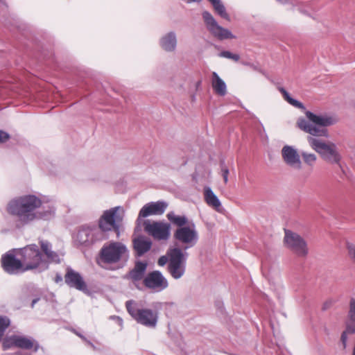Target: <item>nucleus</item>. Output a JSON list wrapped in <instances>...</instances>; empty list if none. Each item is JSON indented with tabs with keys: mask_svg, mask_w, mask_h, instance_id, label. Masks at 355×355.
Returning a JSON list of instances; mask_svg holds the SVG:
<instances>
[{
	"mask_svg": "<svg viewBox=\"0 0 355 355\" xmlns=\"http://www.w3.org/2000/svg\"><path fill=\"white\" fill-rule=\"evenodd\" d=\"M8 213L14 217L16 225L21 227L39 220H48L55 212L53 206H42V200L28 194L12 199L7 205Z\"/></svg>",
	"mask_w": 355,
	"mask_h": 355,
	"instance_id": "1",
	"label": "nucleus"
},
{
	"mask_svg": "<svg viewBox=\"0 0 355 355\" xmlns=\"http://www.w3.org/2000/svg\"><path fill=\"white\" fill-rule=\"evenodd\" d=\"M306 119L303 117L298 118L297 126L301 130L311 135L313 137H328L329 133L327 129L321 128L318 126L327 127L336 124L338 119L334 116L323 114H315L310 111H306Z\"/></svg>",
	"mask_w": 355,
	"mask_h": 355,
	"instance_id": "2",
	"label": "nucleus"
},
{
	"mask_svg": "<svg viewBox=\"0 0 355 355\" xmlns=\"http://www.w3.org/2000/svg\"><path fill=\"white\" fill-rule=\"evenodd\" d=\"M17 255L21 258L25 271L37 269L42 272L49 267V262L42 258L41 252L35 244L17 250Z\"/></svg>",
	"mask_w": 355,
	"mask_h": 355,
	"instance_id": "3",
	"label": "nucleus"
},
{
	"mask_svg": "<svg viewBox=\"0 0 355 355\" xmlns=\"http://www.w3.org/2000/svg\"><path fill=\"white\" fill-rule=\"evenodd\" d=\"M307 141L311 148L318 153L323 160L330 164H340L342 155L335 143L313 137H308Z\"/></svg>",
	"mask_w": 355,
	"mask_h": 355,
	"instance_id": "4",
	"label": "nucleus"
},
{
	"mask_svg": "<svg viewBox=\"0 0 355 355\" xmlns=\"http://www.w3.org/2000/svg\"><path fill=\"white\" fill-rule=\"evenodd\" d=\"M125 306L129 314L139 324L149 328H155L158 321V312L146 308H139L133 300L127 301Z\"/></svg>",
	"mask_w": 355,
	"mask_h": 355,
	"instance_id": "5",
	"label": "nucleus"
},
{
	"mask_svg": "<svg viewBox=\"0 0 355 355\" xmlns=\"http://www.w3.org/2000/svg\"><path fill=\"white\" fill-rule=\"evenodd\" d=\"M128 257L126 246L116 241H110L104 244L100 251L101 260L106 263H116L125 260Z\"/></svg>",
	"mask_w": 355,
	"mask_h": 355,
	"instance_id": "6",
	"label": "nucleus"
},
{
	"mask_svg": "<svg viewBox=\"0 0 355 355\" xmlns=\"http://www.w3.org/2000/svg\"><path fill=\"white\" fill-rule=\"evenodd\" d=\"M167 254L169 256L168 272L173 278L175 279H180L185 272L189 254L182 251L180 248L175 247L169 249Z\"/></svg>",
	"mask_w": 355,
	"mask_h": 355,
	"instance_id": "7",
	"label": "nucleus"
},
{
	"mask_svg": "<svg viewBox=\"0 0 355 355\" xmlns=\"http://www.w3.org/2000/svg\"><path fill=\"white\" fill-rule=\"evenodd\" d=\"M123 210L120 207H115L105 210L98 220V229L105 234V232L114 230L117 237L120 234V223L123 216L119 214V211Z\"/></svg>",
	"mask_w": 355,
	"mask_h": 355,
	"instance_id": "8",
	"label": "nucleus"
},
{
	"mask_svg": "<svg viewBox=\"0 0 355 355\" xmlns=\"http://www.w3.org/2000/svg\"><path fill=\"white\" fill-rule=\"evenodd\" d=\"M284 243L288 249L300 257H305L309 253L306 241L294 232L285 230Z\"/></svg>",
	"mask_w": 355,
	"mask_h": 355,
	"instance_id": "9",
	"label": "nucleus"
},
{
	"mask_svg": "<svg viewBox=\"0 0 355 355\" xmlns=\"http://www.w3.org/2000/svg\"><path fill=\"white\" fill-rule=\"evenodd\" d=\"M174 239L182 244V251L196 245L198 241V233L194 223L187 227H178L173 234Z\"/></svg>",
	"mask_w": 355,
	"mask_h": 355,
	"instance_id": "10",
	"label": "nucleus"
},
{
	"mask_svg": "<svg viewBox=\"0 0 355 355\" xmlns=\"http://www.w3.org/2000/svg\"><path fill=\"white\" fill-rule=\"evenodd\" d=\"M202 17L207 29L219 40L236 38V36L230 30L220 26L209 11L204 10L202 12Z\"/></svg>",
	"mask_w": 355,
	"mask_h": 355,
	"instance_id": "11",
	"label": "nucleus"
},
{
	"mask_svg": "<svg viewBox=\"0 0 355 355\" xmlns=\"http://www.w3.org/2000/svg\"><path fill=\"white\" fill-rule=\"evenodd\" d=\"M2 347L3 350H8L12 347H18L24 349L34 348L37 352L39 349V344L33 338L22 335L8 336L3 339Z\"/></svg>",
	"mask_w": 355,
	"mask_h": 355,
	"instance_id": "12",
	"label": "nucleus"
},
{
	"mask_svg": "<svg viewBox=\"0 0 355 355\" xmlns=\"http://www.w3.org/2000/svg\"><path fill=\"white\" fill-rule=\"evenodd\" d=\"M144 230L157 240H167L171 234V225L162 221L145 220Z\"/></svg>",
	"mask_w": 355,
	"mask_h": 355,
	"instance_id": "13",
	"label": "nucleus"
},
{
	"mask_svg": "<svg viewBox=\"0 0 355 355\" xmlns=\"http://www.w3.org/2000/svg\"><path fill=\"white\" fill-rule=\"evenodd\" d=\"M105 234L96 227H83L78 232L77 241L82 245H89L105 239Z\"/></svg>",
	"mask_w": 355,
	"mask_h": 355,
	"instance_id": "14",
	"label": "nucleus"
},
{
	"mask_svg": "<svg viewBox=\"0 0 355 355\" xmlns=\"http://www.w3.org/2000/svg\"><path fill=\"white\" fill-rule=\"evenodd\" d=\"M144 285L154 293H159L168 286V280L158 270L149 272L143 279Z\"/></svg>",
	"mask_w": 355,
	"mask_h": 355,
	"instance_id": "15",
	"label": "nucleus"
},
{
	"mask_svg": "<svg viewBox=\"0 0 355 355\" xmlns=\"http://www.w3.org/2000/svg\"><path fill=\"white\" fill-rule=\"evenodd\" d=\"M17 250L13 252H9L1 258V264L3 268L9 274H17L25 272L21 258L16 257Z\"/></svg>",
	"mask_w": 355,
	"mask_h": 355,
	"instance_id": "16",
	"label": "nucleus"
},
{
	"mask_svg": "<svg viewBox=\"0 0 355 355\" xmlns=\"http://www.w3.org/2000/svg\"><path fill=\"white\" fill-rule=\"evenodd\" d=\"M281 155L284 162L289 167L300 170L302 162L297 149L293 146L285 145L281 150Z\"/></svg>",
	"mask_w": 355,
	"mask_h": 355,
	"instance_id": "17",
	"label": "nucleus"
},
{
	"mask_svg": "<svg viewBox=\"0 0 355 355\" xmlns=\"http://www.w3.org/2000/svg\"><path fill=\"white\" fill-rule=\"evenodd\" d=\"M168 207V203L164 201L151 202L146 204L139 211L137 221L141 218L152 215H162Z\"/></svg>",
	"mask_w": 355,
	"mask_h": 355,
	"instance_id": "18",
	"label": "nucleus"
},
{
	"mask_svg": "<svg viewBox=\"0 0 355 355\" xmlns=\"http://www.w3.org/2000/svg\"><path fill=\"white\" fill-rule=\"evenodd\" d=\"M64 280L65 283L70 287L75 288L79 291H85L87 289V285L80 273L71 268H67Z\"/></svg>",
	"mask_w": 355,
	"mask_h": 355,
	"instance_id": "19",
	"label": "nucleus"
},
{
	"mask_svg": "<svg viewBox=\"0 0 355 355\" xmlns=\"http://www.w3.org/2000/svg\"><path fill=\"white\" fill-rule=\"evenodd\" d=\"M147 268V263L142 261H137L135 263L134 268L130 271L127 275V279L131 282L138 288L137 282L144 279V274Z\"/></svg>",
	"mask_w": 355,
	"mask_h": 355,
	"instance_id": "20",
	"label": "nucleus"
},
{
	"mask_svg": "<svg viewBox=\"0 0 355 355\" xmlns=\"http://www.w3.org/2000/svg\"><path fill=\"white\" fill-rule=\"evenodd\" d=\"M177 36L174 31H170L159 39V46L166 52H173L177 47Z\"/></svg>",
	"mask_w": 355,
	"mask_h": 355,
	"instance_id": "21",
	"label": "nucleus"
},
{
	"mask_svg": "<svg viewBox=\"0 0 355 355\" xmlns=\"http://www.w3.org/2000/svg\"><path fill=\"white\" fill-rule=\"evenodd\" d=\"M204 198L205 201L209 207H212L216 211L222 213L223 209L221 202L209 187H206L204 189Z\"/></svg>",
	"mask_w": 355,
	"mask_h": 355,
	"instance_id": "22",
	"label": "nucleus"
},
{
	"mask_svg": "<svg viewBox=\"0 0 355 355\" xmlns=\"http://www.w3.org/2000/svg\"><path fill=\"white\" fill-rule=\"evenodd\" d=\"M134 248L139 256H141L146 252H148L152 245V243L150 239L139 236L133 241Z\"/></svg>",
	"mask_w": 355,
	"mask_h": 355,
	"instance_id": "23",
	"label": "nucleus"
},
{
	"mask_svg": "<svg viewBox=\"0 0 355 355\" xmlns=\"http://www.w3.org/2000/svg\"><path fill=\"white\" fill-rule=\"evenodd\" d=\"M40 243L42 252L44 253L49 261L55 263L60 262L59 255L56 252L51 250V245L49 242L42 240L40 241Z\"/></svg>",
	"mask_w": 355,
	"mask_h": 355,
	"instance_id": "24",
	"label": "nucleus"
},
{
	"mask_svg": "<svg viewBox=\"0 0 355 355\" xmlns=\"http://www.w3.org/2000/svg\"><path fill=\"white\" fill-rule=\"evenodd\" d=\"M212 5L215 12L222 18L230 20V15L226 11V8L220 0H207Z\"/></svg>",
	"mask_w": 355,
	"mask_h": 355,
	"instance_id": "25",
	"label": "nucleus"
},
{
	"mask_svg": "<svg viewBox=\"0 0 355 355\" xmlns=\"http://www.w3.org/2000/svg\"><path fill=\"white\" fill-rule=\"evenodd\" d=\"M166 217L170 222L179 227H185L184 225L188 222V219L185 216H178L173 211L168 212Z\"/></svg>",
	"mask_w": 355,
	"mask_h": 355,
	"instance_id": "26",
	"label": "nucleus"
},
{
	"mask_svg": "<svg viewBox=\"0 0 355 355\" xmlns=\"http://www.w3.org/2000/svg\"><path fill=\"white\" fill-rule=\"evenodd\" d=\"M213 89H226L225 83L219 77L216 72L212 73Z\"/></svg>",
	"mask_w": 355,
	"mask_h": 355,
	"instance_id": "27",
	"label": "nucleus"
},
{
	"mask_svg": "<svg viewBox=\"0 0 355 355\" xmlns=\"http://www.w3.org/2000/svg\"><path fill=\"white\" fill-rule=\"evenodd\" d=\"M281 92L283 94L284 99L291 105H293L295 107L304 109L303 105L298 101L291 97V96L289 95L286 90H281Z\"/></svg>",
	"mask_w": 355,
	"mask_h": 355,
	"instance_id": "28",
	"label": "nucleus"
},
{
	"mask_svg": "<svg viewBox=\"0 0 355 355\" xmlns=\"http://www.w3.org/2000/svg\"><path fill=\"white\" fill-rule=\"evenodd\" d=\"M302 157L303 158L304 162L309 166H313L317 160V157L313 153L302 152Z\"/></svg>",
	"mask_w": 355,
	"mask_h": 355,
	"instance_id": "29",
	"label": "nucleus"
},
{
	"mask_svg": "<svg viewBox=\"0 0 355 355\" xmlns=\"http://www.w3.org/2000/svg\"><path fill=\"white\" fill-rule=\"evenodd\" d=\"M10 325V320L6 316H0V340L4 335L6 329Z\"/></svg>",
	"mask_w": 355,
	"mask_h": 355,
	"instance_id": "30",
	"label": "nucleus"
},
{
	"mask_svg": "<svg viewBox=\"0 0 355 355\" xmlns=\"http://www.w3.org/2000/svg\"><path fill=\"white\" fill-rule=\"evenodd\" d=\"M218 55L221 58H225L227 59H232L235 62H237L240 59V56L238 54L232 53L229 51H223L219 53Z\"/></svg>",
	"mask_w": 355,
	"mask_h": 355,
	"instance_id": "31",
	"label": "nucleus"
},
{
	"mask_svg": "<svg viewBox=\"0 0 355 355\" xmlns=\"http://www.w3.org/2000/svg\"><path fill=\"white\" fill-rule=\"evenodd\" d=\"M348 317L352 322H355V299H352L349 302Z\"/></svg>",
	"mask_w": 355,
	"mask_h": 355,
	"instance_id": "32",
	"label": "nucleus"
},
{
	"mask_svg": "<svg viewBox=\"0 0 355 355\" xmlns=\"http://www.w3.org/2000/svg\"><path fill=\"white\" fill-rule=\"evenodd\" d=\"M220 168L221 175L223 176L225 184H227L228 182L229 169L224 164H221Z\"/></svg>",
	"mask_w": 355,
	"mask_h": 355,
	"instance_id": "33",
	"label": "nucleus"
},
{
	"mask_svg": "<svg viewBox=\"0 0 355 355\" xmlns=\"http://www.w3.org/2000/svg\"><path fill=\"white\" fill-rule=\"evenodd\" d=\"M345 331L348 332L349 334H353L355 333V322H349L346 325Z\"/></svg>",
	"mask_w": 355,
	"mask_h": 355,
	"instance_id": "34",
	"label": "nucleus"
},
{
	"mask_svg": "<svg viewBox=\"0 0 355 355\" xmlns=\"http://www.w3.org/2000/svg\"><path fill=\"white\" fill-rule=\"evenodd\" d=\"M10 139V135L6 132L0 130V144L7 141Z\"/></svg>",
	"mask_w": 355,
	"mask_h": 355,
	"instance_id": "35",
	"label": "nucleus"
},
{
	"mask_svg": "<svg viewBox=\"0 0 355 355\" xmlns=\"http://www.w3.org/2000/svg\"><path fill=\"white\" fill-rule=\"evenodd\" d=\"M167 262L169 263V256H162L159 258L157 263L160 266H164Z\"/></svg>",
	"mask_w": 355,
	"mask_h": 355,
	"instance_id": "36",
	"label": "nucleus"
},
{
	"mask_svg": "<svg viewBox=\"0 0 355 355\" xmlns=\"http://www.w3.org/2000/svg\"><path fill=\"white\" fill-rule=\"evenodd\" d=\"M348 251L350 257L355 261V245H348Z\"/></svg>",
	"mask_w": 355,
	"mask_h": 355,
	"instance_id": "37",
	"label": "nucleus"
},
{
	"mask_svg": "<svg viewBox=\"0 0 355 355\" xmlns=\"http://www.w3.org/2000/svg\"><path fill=\"white\" fill-rule=\"evenodd\" d=\"M349 334L348 332H347L345 330L343 332L341 335V341L343 344L344 348L346 347V344L347 341V335Z\"/></svg>",
	"mask_w": 355,
	"mask_h": 355,
	"instance_id": "38",
	"label": "nucleus"
},
{
	"mask_svg": "<svg viewBox=\"0 0 355 355\" xmlns=\"http://www.w3.org/2000/svg\"><path fill=\"white\" fill-rule=\"evenodd\" d=\"M62 281V277L60 274H57L55 278V282L56 283L60 282Z\"/></svg>",
	"mask_w": 355,
	"mask_h": 355,
	"instance_id": "39",
	"label": "nucleus"
},
{
	"mask_svg": "<svg viewBox=\"0 0 355 355\" xmlns=\"http://www.w3.org/2000/svg\"><path fill=\"white\" fill-rule=\"evenodd\" d=\"M218 95L224 96L226 94V90H216Z\"/></svg>",
	"mask_w": 355,
	"mask_h": 355,
	"instance_id": "40",
	"label": "nucleus"
},
{
	"mask_svg": "<svg viewBox=\"0 0 355 355\" xmlns=\"http://www.w3.org/2000/svg\"><path fill=\"white\" fill-rule=\"evenodd\" d=\"M243 64L244 65L250 66V67H253L254 69H257V68H256V67H254V64H250V63H249V62H243Z\"/></svg>",
	"mask_w": 355,
	"mask_h": 355,
	"instance_id": "41",
	"label": "nucleus"
},
{
	"mask_svg": "<svg viewBox=\"0 0 355 355\" xmlns=\"http://www.w3.org/2000/svg\"><path fill=\"white\" fill-rule=\"evenodd\" d=\"M12 355H28V354H26V353H23L21 352H17L13 353Z\"/></svg>",
	"mask_w": 355,
	"mask_h": 355,
	"instance_id": "42",
	"label": "nucleus"
},
{
	"mask_svg": "<svg viewBox=\"0 0 355 355\" xmlns=\"http://www.w3.org/2000/svg\"><path fill=\"white\" fill-rule=\"evenodd\" d=\"M8 89L6 86L3 85V84L0 83V89Z\"/></svg>",
	"mask_w": 355,
	"mask_h": 355,
	"instance_id": "43",
	"label": "nucleus"
},
{
	"mask_svg": "<svg viewBox=\"0 0 355 355\" xmlns=\"http://www.w3.org/2000/svg\"><path fill=\"white\" fill-rule=\"evenodd\" d=\"M38 301V299L33 300L32 302V307L34 306V304Z\"/></svg>",
	"mask_w": 355,
	"mask_h": 355,
	"instance_id": "44",
	"label": "nucleus"
},
{
	"mask_svg": "<svg viewBox=\"0 0 355 355\" xmlns=\"http://www.w3.org/2000/svg\"><path fill=\"white\" fill-rule=\"evenodd\" d=\"M94 87H96L95 89H101L98 83H95Z\"/></svg>",
	"mask_w": 355,
	"mask_h": 355,
	"instance_id": "45",
	"label": "nucleus"
},
{
	"mask_svg": "<svg viewBox=\"0 0 355 355\" xmlns=\"http://www.w3.org/2000/svg\"><path fill=\"white\" fill-rule=\"evenodd\" d=\"M117 319L119 322V324L121 325L122 324V320L121 318H119V317H117Z\"/></svg>",
	"mask_w": 355,
	"mask_h": 355,
	"instance_id": "46",
	"label": "nucleus"
},
{
	"mask_svg": "<svg viewBox=\"0 0 355 355\" xmlns=\"http://www.w3.org/2000/svg\"><path fill=\"white\" fill-rule=\"evenodd\" d=\"M189 1H192V2H200L201 1V0H189Z\"/></svg>",
	"mask_w": 355,
	"mask_h": 355,
	"instance_id": "47",
	"label": "nucleus"
},
{
	"mask_svg": "<svg viewBox=\"0 0 355 355\" xmlns=\"http://www.w3.org/2000/svg\"><path fill=\"white\" fill-rule=\"evenodd\" d=\"M77 335H78L79 337L82 338L83 339L85 340V338L83 336H81L80 334H77Z\"/></svg>",
	"mask_w": 355,
	"mask_h": 355,
	"instance_id": "48",
	"label": "nucleus"
},
{
	"mask_svg": "<svg viewBox=\"0 0 355 355\" xmlns=\"http://www.w3.org/2000/svg\"><path fill=\"white\" fill-rule=\"evenodd\" d=\"M277 89H284V88L282 87H281V86H278Z\"/></svg>",
	"mask_w": 355,
	"mask_h": 355,
	"instance_id": "49",
	"label": "nucleus"
},
{
	"mask_svg": "<svg viewBox=\"0 0 355 355\" xmlns=\"http://www.w3.org/2000/svg\"><path fill=\"white\" fill-rule=\"evenodd\" d=\"M2 3H5V0H0Z\"/></svg>",
	"mask_w": 355,
	"mask_h": 355,
	"instance_id": "50",
	"label": "nucleus"
},
{
	"mask_svg": "<svg viewBox=\"0 0 355 355\" xmlns=\"http://www.w3.org/2000/svg\"><path fill=\"white\" fill-rule=\"evenodd\" d=\"M106 86L105 85H102V89H105Z\"/></svg>",
	"mask_w": 355,
	"mask_h": 355,
	"instance_id": "51",
	"label": "nucleus"
},
{
	"mask_svg": "<svg viewBox=\"0 0 355 355\" xmlns=\"http://www.w3.org/2000/svg\"><path fill=\"white\" fill-rule=\"evenodd\" d=\"M89 345H91L92 346H93V345L92 344V343H90L89 341H87Z\"/></svg>",
	"mask_w": 355,
	"mask_h": 355,
	"instance_id": "52",
	"label": "nucleus"
}]
</instances>
